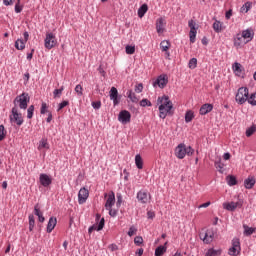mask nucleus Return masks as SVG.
Here are the masks:
<instances>
[{
  "label": "nucleus",
  "instance_id": "nucleus-1",
  "mask_svg": "<svg viewBox=\"0 0 256 256\" xmlns=\"http://www.w3.org/2000/svg\"><path fill=\"white\" fill-rule=\"evenodd\" d=\"M159 105V117L160 119H165L167 115H173L171 109H173V102L169 100V96H163L158 98Z\"/></svg>",
  "mask_w": 256,
  "mask_h": 256
},
{
  "label": "nucleus",
  "instance_id": "nucleus-2",
  "mask_svg": "<svg viewBox=\"0 0 256 256\" xmlns=\"http://www.w3.org/2000/svg\"><path fill=\"white\" fill-rule=\"evenodd\" d=\"M29 101H31V97H29V93L24 92L18 96L13 101L14 107H19V109H27Z\"/></svg>",
  "mask_w": 256,
  "mask_h": 256
},
{
  "label": "nucleus",
  "instance_id": "nucleus-3",
  "mask_svg": "<svg viewBox=\"0 0 256 256\" xmlns=\"http://www.w3.org/2000/svg\"><path fill=\"white\" fill-rule=\"evenodd\" d=\"M246 101H249V88L241 87L236 94V102L243 105Z\"/></svg>",
  "mask_w": 256,
  "mask_h": 256
},
{
  "label": "nucleus",
  "instance_id": "nucleus-4",
  "mask_svg": "<svg viewBox=\"0 0 256 256\" xmlns=\"http://www.w3.org/2000/svg\"><path fill=\"white\" fill-rule=\"evenodd\" d=\"M12 115H10V123H16L18 127H21L23 125V115L19 113L17 110V107H13L11 111Z\"/></svg>",
  "mask_w": 256,
  "mask_h": 256
},
{
  "label": "nucleus",
  "instance_id": "nucleus-5",
  "mask_svg": "<svg viewBox=\"0 0 256 256\" xmlns=\"http://www.w3.org/2000/svg\"><path fill=\"white\" fill-rule=\"evenodd\" d=\"M57 46V37L52 32L46 34V38L44 40V47L46 49H53V47Z\"/></svg>",
  "mask_w": 256,
  "mask_h": 256
},
{
  "label": "nucleus",
  "instance_id": "nucleus-6",
  "mask_svg": "<svg viewBox=\"0 0 256 256\" xmlns=\"http://www.w3.org/2000/svg\"><path fill=\"white\" fill-rule=\"evenodd\" d=\"M169 83V77L167 76V74H162L160 76H158V78L156 79V81H154L153 83V87H160V89H165V87H167V84Z\"/></svg>",
  "mask_w": 256,
  "mask_h": 256
},
{
  "label": "nucleus",
  "instance_id": "nucleus-7",
  "mask_svg": "<svg viewBox=\"0 0 256 256\" xmlns=\"http://www.w3.org/2000/svg\"><path fill=\"white\" fill-rule=\"evenodd\" d=\"M241 253V242L235 238L232 240V247L229 249V255L237 256Z\"/></svg>",
  "mask_w": 256,
  "mask_h": 256
},
{
  "label": "nucleus",
  "instance_id": "nucleus-8",
  "mask_svg": "<svg viewBox=\"0 0 256 256\" xmlns=\"http://www.w3.org/2000/svg\"><path fill=\"white\" fill-rule=\"evenodd\" d=\"M118 121L122 123V125H127V123H131V113L127 110L120 111L118 115Z\"/></svg>",
  "mask_w": 256,
  "mask_h": 256
},
{
  "label": "nucleus",
  "instance_id": "nucleus-9",
  "mask_svg": "<svg viewBox=\"0 0 256 256\" xmlns=\"http://www.w3.org/2000/svg\"><path fill=\"white\" fill-rule=\"evenodd\" d=\"M87 199H89V190L85 187L81 188L78 192L79 205H83V203H86Z\"/></svg>",
  "mask_w": 256,
  "mask_h": 256
},
{
  "label": "nucleus",
  "instance_id": "nucleus-10",
  "mask_svg": "<svg viewBox=\"0 0 256 256\" xmlns=\"http://www.w3.org/2000/svg\"><path fill=\"white\" fill-rule=\"evenodd\" d=\"M214 235L213 230H207L205 233H200V239H202L204 243L209 244L213 242Z\"/></svg>",
  "mask_w": 256,
  "mask_h": 256
},
{
  "label": "nucleus",
  "instance_id": "nucleus-11",
  "mask_svg": "<svg viewBox=\"0 0 256 256\" xmlns=\"http://www.w3.org/2000/svg\"><path fill=\"white\" fill-rule=\"evenodd\" d=\"M167 25V21L165 20V18L160 17L156 20V31L157 33L161 34V33H165V27Z\"/></svg>",
  "mask_w": 256,
  "mask_h": 256
},
{
  "label": "nucleus",
  "instance_id": "nucleus-12",
  "mask_svg": "<svg viewBox=\"0 0 256 256\" xmlns=\"http://www.w3.org/2000/svg\"><path fill=\"white\" fill-rule=\"evenodd\" d=\"M39 182L42 187H49V185L53 183V179H51L49 175L42 173L39 176Z\"/></svg>",
  "mask_w": 256,
  "mask_h": 256
},
{
  "label": "nucleus",
  "instance_id": "nucleus-13",
  "mask_svg": "<svg viewBox=\"0 0 256 256\" xmlns=\"http://www.w3.org/2000/svg\"><path fill=\"white\" fill-rule=\"evenodd\" d=\"M175 153L178 159H185V155H187L185 144H179L175 149Z\"/></svg>",
  "mask_w": 256,
  "mask_h": 256
},
{
  "label": "nucleus",
  "instance_id": "nucleus-14",
  "mask_svg": "<svg viewBox=\"0 0 256 256\" xmlns=\"http://www.w3.org/2000/svg\"><path fill=\"white\" fill-rule=\"evenodd\" d=\"M103 227H105V218H101L98 225L94 224L89 227L88 233L91 235L93 231H103Z\"/></svg>",
  "mask_w": 256,
  "mask_h": 256
},
{
  "label": "nucleus",
  "instance_id": "nucleus-15",
  "mask_svg": "<svg viewBox=\"0 0 256 256\" xmlns=\"http://www.w3.org/2000/svg\"><path fill=\"white\" fill-rule=\"evenodd\" d=\"M115 205V192L111 191L105 203V209H111Z\"/></svg>",
  "mask_w": 256,
  "mask_h": 256
},
{
  "label": "nucleus",
  "instance_id": "nucleus-16",
  "mask_svg": "<svg viewBox=\"0 0 256 256\" xmlns=\"http://www.w3.org/2000/svg\"><path fill=\"white\" fill-rule=\"evenodd\" d=\"M242 35L243 39H247L246 43H249V41H253V37H255V32H253L252 29H246L244 31H242Z\"/></svg>",
  "mask_w": 256,
  "mask_h": 256
},
{
  "label": "nucleus",
  "instance_id": "nucleus-17",
  "mask_svg": "<svg viewBox=\"0 0 256 256\" xmlns=\"http://www.w3.org/2000/svg\"><path fill=\"white\" fill-rule=\"evenodd\" d=\"M110 99L113 101L114 105H117L119 103V91L117 88L112 87L110 89Z\"/></svg>",
  "mask_w": 256,
  "mask_h": 256
},
{
  "label": "nucleus",
  "instance_id": "nucleus-18",
  "mask_svg": "<svg viewBox=\"0 0 256 256\" xmlns=\"http://www.w3.org/2000/svg\"><path fill=\"white\" fill-rule=\"evenodd\" d=\"M243 45H247V41H245V38L242 37L241 34H237L234 38V47H243Z\"/></svg>",
  "mask_w": 256,
  "mask_h": 256
},
{
  "label": "nucleus",
  "instance_id": "nucleus-19",
  "mask_svg": "<svg viewBox=\"0 0 256 256\" xmlns=\"http://www.w3.org/2000/svg\"><path fill=\"white\" fill-rule=\"evenodd\" d=\"M232 69H233L235 75H237V77H242L244 69H243V66L241 65V63L235 62L232 65Z\"/></svg>",
  "mask_w": 256,
  "mask_h": 256
},
{
  "label": "nucleus",
  "instance_id": "nucleus-20",
  "mask_svg": "<svg viewBox=\"0 0 256 256\" xmlns=\"http://www.w3.org/2000/svg\"><path fill=\"white\" fill-rule=\"evenodd\" d=\"M213 111V104L206 103L201 106L199 113L200 115H207V113H211Z\"/></svg>",
  "mask_w": 256,
  "mask_h": 256
},
{
  "label": "nucleus",
  "instance_id": "nucleus-21",
  "mask_svg": "<svg viewBox=\"0 0 256 256\" xmlns=\"http://www.w3.org/2000/svg\"><path fill=\"white\" fill-rule=\"evenodd\" d=\"M137 199L140 203H147L149 201V197L147 196V192L143 191V190H140L138 193H137Z\"/></svg>",
  "mask_w": 256,
  "mask_h": 256
},
{
  "label": "nucleus",
  "instance_id": "nucleus-22",
  "mask_svg": "<svg viewBox=\"0 0 256 256\" xmlns=\"http://www.w3.org/2000/svg\"><path fill=\"white\" fill-rule=\"evenodd\" d=\"M56 226H57V218L50 217L47 224V229H46L47 233H51Z\"/></svg>",
  "mask_w": 256,
  "mask_h": 256
},
{
  "label": "nucleus",
  "instance_id": "nucleus-23",
  "mask_svg": "<svg viewBox=\"0 0 256 256\" xmlns=\"http://www.w3.org/2000/svg\"><path fill=\"white\" fill-rule=\"evenodd\" d=\"M255 178L249 176L247 179L244 180V187L246 189H253V187L255 186Z\"/></svg>",
  "mask_w": 256,
  "mask_h": 256
},
{
  "label": "nucleus",
  "instance_id": "nucleus-24",
  "mask_svg": "<svg viewBox=\"0 0 256 256\" xmlns=\"http://www.w3.org/2000/svg\"><path fill=\"white\" fill-rule=\"evenodd\" d=\"M147 11H149V6H147V4H143L138 9V17H140V19H142V17H145V13H147Z\"/></svg>",
  "mask_w": 256,
  "mask_h": 256
},
{
  "label": "nucleus",
  "instance_id": "nucleus-25",
  "mask_svg": "<svg viewBox=\"0 0 256 256\" xmlns=\"http://www.w3.org/2000/svg\"><path fill=\"white\" fill-rule=\"evenodd\" d=\"M237 205L235 202H229V203H223V208L226 209V211H235L237 209Z\"/></svg>",
  "mask_w": 256,
  "mask_h": 256
},
{
  "label": "nucleus",
  "instance_id": "nucleus-26",
  "mask_svg": "<svg viewBox=\"0 0 256 256\" xmlns=\"http://www.w3.org/2000/svg\"><path fill=\"white\" fill-rule=\"evenodd\" d=\"M213 29L215 31V33H221L223 31V23H221V21L216 20L213 23Z\"/></svg>",
  "mask_w": 256,
  "mask_h": 256
},
{
  "label": "nucleus",
  "instance_id": "nucleus-27",
  "mask_svg": "<svg viewBox=\"0 0 256 256\" xmlns=\"http://www.w3.org/2000/svg\"><path fill=\"white\" fill-rule=\"evenodd\" d=\"M63 91H65V86H61L59 89H55L53 91V98L61 99V95H63Z\"/></svg>",
  "mask_w": 256,
  "mask_h": 256
},
{
  "label": "nucleus",
  "instance_id": "nucleus-28",
  "mask_svg": "<svg viewBox=\"0 0 256 256\" xmlns=\"http://www.w3.org/2000/svg\"><path fill=\"white\" fill-rule=\"evenodd\" d=\"M243 229H244V235L246 237H250V235H253L254 232L256 231V228L249 227L247 225H243Z\"/></svg>",
  "mask_w": 256,
  "mask_h": 256
},
{
  "label": "nucleus",
  "instance_id": "nucleus-29",
  "mask_svg": "<svg viewBox=\"0 0 256 256\" xmlns=\"http://www.w3.org/2000/svg\"><path fill=\"white\" fill-rule=\"evenodd\" d=\"M171 47V42H169V40H163L161 43H160V49L161 51H169Z\"/></svg>",
  "mask_w": 256,
  "mask_h": 256
},
{
  "label": "nucleus",
  "instance_id": "nucleus-30",
  "mask_svg": "<svg viewBox=\"0 0 256 256\" xmlns=\"http://www.w3.org/2000/svg\"><path fill=\"white\" fill-rule=\"evenodd\" d=\"M135 164L137 169H143V158L141 157V154L135 156Z\"/></svg>",
  "mask_w": 256,
  "mask_h": 256
},
{
  "label": "nucleus",
  "instance_id": "nucleus-31",
  "mask_svg": "<svg viewBox=\"0 0 256 256\" xmlns=\"http://www.w3.org/2000/svg\"><path fill=\"white\" fill-rule=\"evenodd\" d=\"M226 180H227L229 187H233V186L237 185V178L233 175L227 176Z\"/></svg>",
  "mask_w": 256,
  "mask_h": 256
},
{
  "label": "nucleus",
  "instance_id": "nucleus-32",
  "mask_svg": "<svg viewBox=\"0 0 256 256\" xmlns=\"http://www.w3.org/2000/svg\"><path fill=\"white\" fill-rule=\"evenodd\" d=\"M128 98L132 101V103H139V98H137V95H135V92L133 90H129L127 92Z\"/></svg>",
  "mask_w": 256,
  "mask_h": 256
},
{
  "label": "nucleus",
  "instance_id": "nucleus-33",
  "mask_svg": "<svg viewBox=\"0 0 256 256\" xmlns=\"http://www.w3.org/2000/svg\"><path fill=\"white\" fill-rule=\"evenodd\" d=\"M194 118H195V114L193 113V111L189 110L186 112V114H185V122L186 123H191Z\"/></svg>",
  "mask_w": 256,
  "mask_h": 256
},
{
  "label": "nucleus",
  "instance_id": "nucleus-34",
  "mask_svg": "<svg viewBox=\"0 0 256 256\" xmlns=\"http://www.w3.org/2000/svg\"><path fill=\"white\" fill-rule=\"evenodd\" d=\"M15 48L18 49V51H23V49H25V42L21 39L16 40Z\"/></svg>",
  "mask_w": 256,
  "mask_h": 256
},
{
  "label": "nucleus",
  "instance_id": "nucleus-35",
  "mask_svg": "<svg viewBox=\"0 0 256 256\" xmlns=\"http://www.w3.org/2000/svg\"><path fill=\"white\" fill-rule=\"evenodd\" d=\"M167 251V247L158 246L155 250V256H162Z\"/></svg>",
  "mask_w": 256,
  "mask_h": 256
},
{
  "label": "nucleus",
  "instance_id": "nucleus-36",
  "mask_svg": "<svg viewBox=\"0 0 256 256\" xmlns=\"http://www.w3.org/2000/svg\"><path fill=\"white\" fill-rule=\"evenodd\" d=\"M29 219V231H33L35 229V216L33 214H30L28 216Z\"/></svg>",
  "mask_w": 256,
  "mask_h": 256
},
{
  "label": "nucleus",
  "instance_id": "nucleus-37",
  "mask_svg": "<svg viewBox=\"0 0 256 256\" xmlns=\"http://www.w3.org/2000/svg\"><path fill=\"white\" fill-rule=\"evenodd\" d=\"M33 113H35V106L30 105L27 109V119H33Z\"/></svg>",
  "mask_w": 256,
  "mask_h": 256
},
{
  "label": "nucleus",
  "instance_id": "nucleus-38",
  "mask_svg": "<svg viewBox=\"0 0 256 256\" xmlns=\"http://www.w3.org/2000/svg\"><path fill=\"white\" fill-rule=\"evenodd\" d=\"M219 255H221V251L215 250V249H209L205 254V256H219Z\"/></svg>",
  "mask_w": 256,
  "mask_h": 256
},
{
  "label": "nucleus",
  "instance_id": "nucleus-39",
  "mask_svg": "<svg viewBox=\"0 0 256 256\" xmlns=\"http://www.w3.org/2000/svg\"><path fill=\"white\" fill-rule=\"evenodd\" d=\"M214 165L219 173H223V167H225V165L221 162V159L216 160Z\"/></svg>",
  "mask_w": 256,
  "mask_h": 256
},
{
  "label": "nucleus",
  "instance_id": "nucleus-40",
  "mask_svg": "<svg viewBox=\"0 0 256 256\" xmlns=\"http://www.w3.org/2000/svg\"><path fill=\"white\" fill-rule=\"evenodd\" d=\"M188 26L190 28V31H197V29H199V26L193 20L188 21Z\"/></svg>",
  "mask_w": 256,
  "mask_h": 256
},
{
  "label": "nucleus",
  "instance_id": "nucleus-41",
  "mask_svg": "<svg viewBox=\"0 0 256 256\" xmlns=\"http://www.w3.org/2000/svg\"><path fill=\"white\" fill-rule=\"evenodd\" d=\"M188 66H189V69H196L197 68V58L190 59Z\"/></svg>",
  "mask_w": 256,
  "mask_h": 256
},
{
  "label": "nucleus",
  "instance_id": "nucleus-42",
  "mask_svg": "<svg viewBox=\"0 0 256 256\" xmlns=\"http://www.w3.org/2000/svg\"><path fill=\"white\" fill-rule=\"evenodd\" d=\"M248 103L250 105H256V92L255 93H252L249 98H248Z\"/></svg>",
  "mask_w": 256,
  "mask_h": 256
},
{
  "label": "nucleus",
  "instance_id": "nucleus-43",
  "mask_svg": "<svg viewBox=\"0 0 256 256\" xmlns=\"http://www.w3.org/2000/svg\"><path fill=\"white\" fill-rule=\"evenodd\" d=\"M256 131V125H252L250 128L246 130V137H251L253 133Z\"/></svg>",
  "mask_w": 256,
  "mask_h": 256
},
{
  "label": "nucleus",
  "instance_id": "nucleus-44",
  "mask_svg": "<svg viewBox=\"0 0 256 256\" xmlns=\"http://www.w3.org/2000/svg\"><path fill=\"white\" fill-rule=\"evenodd\" d=\"M153 104L148 99H142L140 101V107H151Z\"/></svg>",
  "mask_w": 256,
  "mask_h": 256
},
{
  "label": "nucleus",
  "instance_id": "nucleus-45",
  "mask_svg": "<svg viewBox=\"0 0 256 256\" xmlns=\"http://www.w3.org/2000/svg\"><path fill=\"white\" fill-rule=\"evenodd\" d=\"M125 49L127 55H133L135 53V46L133 45H127Z\"/></svg>",
  "mask_w": 256,
  "mask_h": 256
},
{
  "label": "nucleus",
  "instance_id": "nucleus-46",
  "mask_svg": "<svg viewBox=\"0 0 256 256\" xmlns=\"http://www.w3.org/2000/svg\"><path fill=\"white\" fill-rule=\"evenodd\" d=\"M34 215H36V217H40L43 215V212H41V208H39V204H36L34 206Z\"/></svg>",
  "mask_w": 256,
  "mask_h": 256
},
{
  "label": "nucleus",
  "instance_id": "nucleus-47",
  "mask_svg": "<svg viewBox=\"0 0 256 256\" xmlns=\"http://www.w3.org/2000/svg\"><path fill=\"white\" fill-rule=\"evenodd\" d=\"M134 243H135V245H137V247H140V245H143V237L136 236L134 238Z\"/></svg>",
  "mask_w": 256,
  "mask_h": 256
},
{
  "label": "nucleus",
  "instance_id": "nucleus-48",
  "mask_svg": "<svg viewBox=\"0 0 256 256\" xmlns=\"http://www.w3.org/2000/svg\"><path fill=\"white\" fill-rule=\"evenodd\" d=\"M20 4L21 0H17V3L15 4V13H21V11H23V6Z\"/></svg>",
  "mask_w": 256,
  "mask_h": 256
},
{
  "label": "nucleus",
  "instance_id": "nucleus-49",
  "mask_svg": "<svg viewBox=\"0 0 256 256\" xmlns=\"http://www.w3.org/2000/svg\"><path fill=\"white\" fill-rule=\"evenodd\" d=\"M189 37H190V43H195V39L197 37V31H190Z\"/></svg>",
  "mask_w": 256,
  "mask_h": 256
},
{
  "label": "nucleus",
  "instance_id": "nucleus-50",
  "mask_svg": "<svg viewBox=\"0 0 256 256\" xmlns=\"http://www.w3.org/2000/svg\"><path fill=\"white\" fill-rule=\"evenodd\" d=\"M67 105H69V101H67V100L62 101V102L58 105L57 111H61V109H65V107H67Z\"/></svg>",
  "mask_w": 256,
  "mask_h": 256
},
{
  "label": "nucleus",
  "instance_id": "nucleus-51",
  "mask_svg": "<svg viewBox=\"0 0 256 256\" xmlns=\"http://www.w3.org/2000/svg\"><path fill=\"white\" fill-rule=\"evenodd\" d=\"M137 234V229L135 226H131L129 228V231H128V236L129 237H133V235H136Z\"/></svg>",
  "mask_w": 256,
  "mask_h": 256
},
{
  "label": "nucleus",
  "instance_id": "nucleus-52",
  "mask_svg": "<svg viewBox=\"0 0 256 256\" xmlns=\"http://www.w3.org/2000/svg\"><path fill=\"white\" fill-rule=\"evenodd\" d=\"M5 139V126L0 125V141H3Z\"/></svg>",
  "mask_w": 256,
  "mask_h": 256
},
{
  "label": "nucleus",
  "instance_id": "nucleus-53",
  "mask_svg": "<svg viewBox=\"0 0 256 256\" xmlns=\"http://www.w3.org/2000/svg\"><path fill=\"white\" fill-rule=\"evenodd\" d=\"M40 113L41 115H45L47 113V103L42 102Z\"/></svg>",
  "mask_w": 256,
  "mask_h": 256
},
{
  "label": "nucleus",
  "instance_id": "nucleus-54",
  "mask_svg": "<svg viewBox=\"0 0 256 256\" xmlns=\"http://www.w3.org/2000/svg\"><path fill=\"white\" fill-rule=\"evenodd\" d=\"M193 153H195V150L191 146H186V155H188V157H191Z\"/></svg>",
  "mask_w": 256,
  "mask_h": 256
},
{
  "label": "nucleus",
  "instance_id": "nucleus-55",
  "mask_svg": "<svg viewBox=\"0 0 256 256\" xmlns=\"http://www.w3.org/2000/svg\"><path fill=\"white\" fill-rule=\"evenodd\" d=\"M75 92H76L78 95H83V87L81 86V84L76 85V87H75Z\"/></svg>",
  "mask_w": 256,
  "mask_h": 256
},
{
  "label": "nucleus",
  "instance_id": "nucleus-56",
  "mask_svg": "<svg viewBox=\"0 0 256 256\" xmlns=\"http://www.w3.org/2000/svg\"><path fill=\"white\" fill-rule=\"evenodd\" d=\"M121 203H123V196L121 194H117L116 207H121Z\"/></svg>",
  "mask_w": 256,
  "mask_h": 256
},
{
  "label": "nucleus",
  "instance_id": "nucleus-57",
  "mask_svg": "<svg viewBox=\"0 0 256 256\" xmlns=\"http://www.w3.org/2000/svg\"><path fill=\"white\" fill-rule=\"evenodd\" d=\"M135 92L136 93H142L143 92V84L142 83L135 86Z\"/></svg>",
  "mask_w": 256,
  "mask_h": 256
},
{
  "label": "nucleus",
  "instance_id": "nucleus-58",
  "mask_svg": "<svg viewBox=\"0 0 256 256\" xmlns=\"http://www.w3.org/2000/svg\"><path fill=\"white\" fill-rule=\"evenodd\" d=\"M93 109H101V101L92 102Z\"/></svg>",
  "mask_w": 256,
  "mask_h": 256
},
{
  "label": "nucleus",
  "instance_id": "nucleus-59",
  "mask_svg": "<svg viewBox=\"0 0 256 256\" xmlns=\"http://www.w3.org/2000/svg\"><path fill=\"white\" fill-rule=\"evenodd\" d=\"M109 211L110 217H117V210H113L112 208L107 209Z\"/></svg>",
  "mask_w": 256,
  "mask_h": 256
},
{
  "label": "nucleus",
  "instance_id": "nucleus-60",
  "mask_svg": "<svg viewBox=\"0 0 256 256\" xmlns=\"http://www.w3.org/2000/svg\"><path fill=\"white\" fill-rule=\"evenodd\" d=\"M109 249L110 251H118L119 250V246H117V244H111L109 245Z\"/></svg>",
  "mask_w": 256,
  "mask_h": 256
},
{
  "label": "nucleus",
  "instance_id": "nucleus-61",
  "mask_svg": "<svg viewBox=\"0 0 256 256\" xmlns=\"http://www.w3.org/2000/svg\"><path fill=\"white\" fill-rule=\"evenodd\" d=\"M147 218H148V219H155V212H153V211H148V212H147Z\"/></svg>",
  "mask_w": 256,
  "mask_h": 256
},
{
  "label": "nucleus",
  "instance_id": "nucleus-62",
  "mask_svg": "<svg viewBox=\"0 0 256 256\" xmlns=\"http://www.w3.org/2000/svg\"><path fill=\"white\" fill-rule=\"evenodd\" d=\"M232 15H233V10L230 9V10H228V11L226 12L225 18H226V19H231Z\"/></svg>",
  "mask_w": 256,
  "mask_h": 256
},
{
  "label": "nucleus",
  "instance_id": "nucleus-63",
  "mask_svg": "<svg viewBox=\"0 0 256 256\" xmlns=\"http://www.w3.org/2000/svg\"><path fill=\"white\" fill-rule=\"evenodd\" d=\"M3 4L9 7V5H13V0H3Z\"/></svg>",
  "mask_w": 256,
  "mask_h": 256
},
{
  "label": "nucleus",
  "instance_id": "nucleus-64",
  "mask_svg": "<svg viewBox=\"0 0 256 256\" xmlns=\"http://www.w3.org/2000/svg\"><path fill=\"white\" fill-rule=\"evenodd\" d=\"M143 248H139L137 251H136V255H138V256H141V255H143Z\"/></svg>",
  "mask_w": 256,
  "mask_h": 256
}]
</instances>
